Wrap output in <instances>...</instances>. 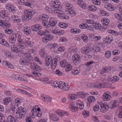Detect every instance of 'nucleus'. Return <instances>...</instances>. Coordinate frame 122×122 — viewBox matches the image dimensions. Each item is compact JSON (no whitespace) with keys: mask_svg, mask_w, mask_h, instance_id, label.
<instances>
[{"mask_svg":"<svg viewBox=\"0 0 122 122\" xmlns=\"http://www.w3.org/2000/svg\"><path fill=\"white\" fill-rule=\"evenodd\" d=\"M50 4L51 8L53 9V12L54 13H58L59 15L58 16L63 15L64 12L60 10L61 8V5L56 4V2L55 1H51Z\"/></svg>","mask_w":122,"mask_h":122,"instance_id":"f257e3e1","label":"nucleus"},{"mask_svg":"<svg viewBox=\"0 0 122 122\" xmlns=\"http://www.w3.org/2000/svg\"><path fill=\"white\" fill-rule=\"evenodd\" d=\"M35 12L30 10H25L24 12V15L22 16V19L23 20H28L32 18Z\"/></svg>","mask_w":122,"mask_h":122,"instance_id":"f03ea898","label":"nucleus"},{"mask_svg":"<svg viewBox=\"0 0 122 122\" xmlns=\"http://www.w3.org/2000/svg\"><path fill=\"white\" fill-rule=\"evenodd\" d=\"M9 18L7 16L4 18L3 20H0V26H3L4 28V27L6 28H9L10 26V24L9 22Z\"/></svg>","mask_w":122,"mask_h":122,"instance_id":"7ed1b4c3","label":"nucleus"},{"mask_svg":"<svg viewBox=\"0 0 122 122\" xmlns=\"http://www.w3.org/2000/svg\"><path fill=\"white\" fill-rule=\"evenodd\" d=\"M72 58L73 63L75 65H78L80 63L81 58L79 54L76 53L74 54Z\"/></svg>","mask_w":122,"mask_h":122,"instance_id":"20e7f679","label":"nucleus"},{"mask_svg":"<svg viewBox=\"0 0 122 122\" xmlns=\"http://www.w3.org/2000/svg\"><path fill=\"white\" fill-rule=\"evenodd\" d=\"M30 60L27 57H23L20 59L19 62L20 64L26 65L30 64Z\"/></svg>","mask_w":122,"mask_h":122,"instance_id":"39448f33","label":"nucleus"},{"mask_svg":"<svg viewBox=\"0 0 122 122\" xmlns=\"http://www.w3.org/2000/svg\"><path fill=\"white\" fill-rule=\"evenodd\" d=\"M30 67L31 68L35 70V71H32V73L36 76H38V72L37 70H38V66L36 65H35V64L34 63H31Z\"/></svg>","mask_w":122,"mask_h":122,"instance_id":"423d86ee","label":"nucleus"},{"mask_svg":"<svg viewBox=\"0 0 122 122\" xmlns=\"http://www.w3.org/2000/svg\"><path fill=\"white\" fill-rule=\"evenodd\" d=\"M91 48L90 46H86L83 47L81 49V52L83 54H87L91 52Z\"/></svg>","mask_w":122,"mask_h":122,"instance_id":"0eeeda50","label":"nucleus"},{"mask_svg":"<svg viewBox=\"0 0 122 122\" xmlns=\"http://www.w3.org/2000/svg\"><path fill=\"white\" fill-rule=\"evenodd\" d=\"M26 111V109L25 107H23L21 109L19 113L18 118H22L25 116Z\"/></svg>","mask_w":122,"mask_h":122,"instance_id":"6e6552de","label":"nucleus"},{"mask_svg":"<svg viewBox=\"0 0 122 122\" xmlns=\"http://www.w3.org/2000/svg\"><path fill=\"white\" fill-rule=\"evenodd\" d=\"M60 88L64 91H67L69 89V86L67 84V83H61V85L59 86Z\"/></svg>","mask_w":122,"mask_h":122,"instance_id":"1a4fd4ad","label":"nucleus"},{"mask_svg":"<svg viewBox=\"0 0 122 122\" xmlns=\"http://www.w3.org/2000/svg\"><path fill=\"white\" fill-rule=\"evenodd\" d=\"M51 26L53 27L55 26L57 22V20L55 18L51 17L49 21Z\"/></svg>","mask_w":122,"mask_h":122,"instance_id":"9d476101","label":"nucleus"},{"mask_svg":"<svg viewBox=\"0 0 122 122\" xmlns=\"http://www.w3.org/2000/svg\"><path fill=\"white\" fill-rule=\"evenodd\" d=\"M57 60L56 58H54L51 61V66L52 69H54L56 68L57 65Z\"/></svg>","mask_w":122,"mask_h":122,"instance_id":"9b49d317","label":"nucleus"},{"mask_svg":"<svg viewBox=\"0 0 122 122\" xmlns=\"http://www.w3.org/2000/svg\"><path fill=\"white\" fill-rule=\"evenodd\" d=\"M111 96L107 92H105L104 94L102 96V98L104 101H109L110 99Z\"/></svg>","mask_w":122,"mask_h":122,"instance_id":"f8f14e48","label":"nucleus"},{"mask_svg":"<svg viewBox=\"0 0 122 122\" xmlns=\"http://www.w3.org/2000/svg\"><path fill=\"white\" fill-rule=\"evenodd\" d=\"M52 60V57L51 56H47L46 58L45 61L46 65V66H49Z\"/></svg>","mask_w":122,"mask_h":122,"instance_id":"ddd939ff","label":"nucleus"},{"mask_svg":"<svg viewBox=\"0 0 122 122\" xmlns=\"http://www.w3.org/2000/svg\"><path fill=\"white\" fill-rule=\"evenodd\" d=\"M43 25L46 28H49L51 26L49 22V23L48 21L47 20L44 19L42 22Z\"/></svg>","mask_w":122,"mask_h":122,"instance_id":"4468645a","label":"nucleus"},{"mask_svg":"<svg viewBox=\"0 0 122 122\" xmlns=\"http://www.w3.org/2000/svg\"><path fill=\"white\" fill-rule=\"evenodd\" d=\"M50 116V119L53 121H57L59 120L58 116L54 114H51Z\"/></svg>","mask_w":122,"mask_h":122,"instance_id":"2eb2a0df","label":"nucleus"},{"mask_svg":"<svg viewBox=\"0 0 122 122\" xmlns=\"http://www.w3.org/2000/svg\"><path fill=\"white\" fill-rule=\"evenodd\" d=\"M95 62L92 61H88L86 63L85 65L87 66V68H88V70H90L93 67L92 64L94 63Z\"/></svg>","mask_w":122,"mask_h":122,"instance_id":"dca6fc26","label":"nucleus"},{"mask_svg":"<svg viewBox=\"0 0 122 122\" xmlns=\"http://www.w3.org/2000/svg\"><path fill=\"white\" fill-rule=\"evenodd\" d=\"M16 35L15 34H12L9 39V41L11 43H14L16 41Z\"/></svg>","mask_w":122,"mask_h":122,"instance_id":"f3484780","label":"nucleus"},{"mask_svg":"<svg viewBox=\"0 0 122 122\" xmlns=\"http://www.w3.org/2000/svg\"><path fill=\"white\" fill-rule=\"evenodd\" d=\"M119 104L118 101L115 100L111 101L109 105L110 106H112L113 107H117L118 106Z\"/></svg>","mask_w":122,"mask_h":122,"instance_id":"a211bd4d","label":"nucleus"},{"mask_svg":"<svg viewBox=\"0 0 122 122\" xmlns=\"http://www.w3.org/2000/svg\"><path fill=\"white\" fill-rule=\"evenodd\" d=\"M56 113L61 117L65 116H67L68 115L67 112L64 111H56Z\"/></svg>","mask_w":122,"mask_h":122,"instance_id":"6ab92c4d","label":"nucleus"},{"mask_svg":"<svg viewBox=\"0 0 122 122\" xmlns=\"http://www.w3.org/2000/svg\"><path fill=\"white\" fill-rule=\"evenodd\" d=\"M37 111H38V108L37 109L34 108L32 109L31 111V112H30V115L31 116V117L32 118H34V116H35L36 115V113Z\"/></svg>","mask_w":122,"mask_h":122,"instance_id":"aec40b11","label":"nucleus"},{"mask_svg":"<svg viewBox=\"0 0 122 122\" xmlns=\"http://www.w3.org/2000/svg\"><path fill=\"white\" fill-rule=\"evenodd\" d=\"M77 96L83 98L88 96L87 93L85 92H78L77 93Z\"/></svg>","mask_w":122,"mask_h":122,"instance_id":"412c9836","label":"nucleus"},{"mask_svg":"<svg viewBox=\"0 0 122 122\" xmlns=\"http://www.w3.org/2000/svg\"><path fill=\"white\" fill-rule=\"evenodd\" d=\"M11 18L13 21L17 23H19L20 22V20L19 19L18 16L15 15H13L11 17Z\"/></svg>","mask_w":122,"mask_h":122,"instance_id":"4be33fe9","label":"nucleus"},{"mask_svg":"<svg viewBox=\"0 0 122 122\" xmlns=\"http://www.w3.org/2000/svg\"><path fill=\"white\" fill-rule=\"evenodd\" d=\"M12 101L11 98L10 97H8L5 98L3 101V103L5 105H7L9 103Z\"/></svg>","mask_w":122,"mask_h":122,"instance_id":"5701e85b","label":"nucleus"},{"mask_svg":"<svg viewBox=\"0 0 122 122\" xmlns=\"http://www.w3.org/2000/svg\"><path fill=\"white\" fill-rule=\"evenodd\" d=\"M18 43L17 44V46L21 49H23L24 48V45H23V41L21 39H19L18 40Z\"/></svg>","mask_w":122,"mask_h":122,"instance_id":"b1692460","label":"nucleus"},{"mask_svg":"<svg viewBox=\"0 0 122 122\" xmlns=\"http://www.w3.org/2000/svg\"><path fill=\"white\" fill-rule=\"evenodd\" d=\"M102 21L103 25H104V26H105L108 25L109 24V20L107 18H103L102 20Z\"/></svg>","mask_w":122,"mask_h":122,"instance_id":"393cba45","label":"nucleus"},{"mask_svg":"<svg viewBox=\"0 0 122 122\" xmlns=\"http://www.w3.org/2000/svg\"><path fill=\"white\" fill-rule=\"evenodd\" d=\"M23 31L24 33L26 34H30L31 31L30 28L28 27H25L23 29Z\"/></svg>","mask_w":122,"mask_h":122,"instance_id":"a878e982","label":"nucleus"},{"mask_svg":"<svg viewBox=\"0 0 122 122\" xmlns=\"http://www.w3.org/2000/svg\"><path fill=\"white\" fill-rule=\"evenodd\" d=\"M92 49L95 53L99 52L101 50L100 48L97 45L93 46L92 47Z\"/></svg>","mask_w":122,"mask_h":122,"instance_id":"bb28decb","label":"nucleus"},{"mask_svg":"<svg viewBox=\"0 0 122 122\" xmlns=\"http://www.w3.org/2000/svg\"><path fill=\"white\" fill-rule=\"evenodd\" d=\"M88 8L89 10L93 12L96 11L97 9L96 6L91 5L88 7Z\"/></svg>","mask_w":122,"mask_h":122,"instance_id":"cd10ccee","label":"nucleus"},{"mask_svg":"<svg viewBox=\"0 0 122 122\" xmlns=\"http://www.w3.org/2000/svg\"><path fill=\"white\" fill-rule=\"evenodd\" d=\"M111 76L109 77L108 81L112 80V82L114 83L115 81H118L119 79V77L117 76H115L113 77V79H112L111 78Z\"/></svg>","mask_w":122,"mask_h":122,"instance_id":"c85d7f7f","label":"nucleus"},{"mask_svg":"<svg viewBox=\"0 0 122 122\" xmlns=\"http://www.w3.org/2000/svg\"><path fill=\"white\" fill-rule=\"evenodd\" d=\"M17 119V118L16 119H15L13 116L10 115L8 117L7 119V120L10 122H15L16 121H16Z\"/></svg>","mask_w":122,"mask_h":122,"instance_id":"c756f323","label":"nucleus"},{"mask_svg":"<svg viewBox=\"0 0 122 122\" xmlns=\"http://www.w3.org/2000/svg\"><path fill=\"white\" fill-rule=\"evenodd\" d=\"M113 40V38L111 35L108 36H106L105 38L106 42L108 43H110Z\"/></svg>","mask_w":122,"mask_h":122,"instance_id":"7c9ffc66","label":"nucleus"},{"mask_svg":"<svg viewBox=\"0 0 122 122\" xmlns=\"http://www.w3.org/2000/svg\"><path fill=\"white\" fill-rule=\"evenodd\" d=\"M104 84H102L100 83H96L94 84V86L96 88L100 89L104 88Z\"/></svg>","mask_w":122,"mask_h":122,"instance_id":"2f4dec72","label":"nucleus"},{"mask_svg":"<svg viewBox=\"0 0 122 122\" xmlns=\"http://www.w3.org/2000/svg\"><path fill=\"white\" fill-rule=\"evenodd\" d=\"M7 8L9 9V10L12 12L13 13H15V9L14 7L11 5H7Z\"/></svg>","mask_w":122,"mask_h":122,"instance_id":"473e14b6","label":"nucleus"},{"mask_svg":"<svg viewBox=\"0 0 122 122\" xmlns=\"http://www.w3.org/2000/svg\"><path fill=\"white\" fill-rule=\"evenodd\" d=\"M6 11H1L0 12V17L2 18H4L7 15V13L6 12Z\"/></svg>","mask_w":122,"mask_h":122,"instance_id":"72a5a7b5","label":"nucleus"},{"mask_svg":"<svg viewBox=\"0 0 122 122\" xmlns=\"http://www.w3.org/2000/svg\"><path fill=\"white\" fill-rule=\"evenodd\" d=\"M31 29L33 31H37L38 30V24H36L33 25L31 27Z\"/></svg>","mask_w":122,"mask_h":122,"instance_id":"f704fd0d","label":"nucleus"},{"mask_svg":"<svg viewBox=\"0 0 122 122\" xmlns=\"http://www.w3.org/2000/svg\"><path fill=\"white\" fill-rule=\"evenodd\" d=\"M11 50L12 52L14 53H16L18 51V48L15 46H11Z\"/></svg>","mask_w":122,"mask_h":122,"instance_id":"c9c22d12","label":"nucleus"},{"mask_svg":"<svg viewBox=\"0 0 122 122\" xmlns=\"http://www.w3.org/2000/svg\"><path fill=\"white\" fill-rule=\"evenodd\" d=\"M39 54L41 57L45 58L46 57V54L44 49H41L40 51Z\"/></svg>","mask_w":122,"mask_h":122,"instance_id":"e433bc0d","label":"nucleus"},{"mask_svg":"<svg viewBox=\"0 0 122 122\" xmlns=\"http://www.w3.org/2000/svg\"><path fill=\"white\" fill-rule=\"evenodd\" d=\"M17 90L18 91V92H21V93H22L23 94H26L28 96L30 97L31 96V95L30 93L27 92L26 91H25L24 90H23L20 89H18Z\"/></svg>","mask_w":122,"mask_h":122,"instance_id":"4c0bfd02","label":"nucleus"},{"mask_svg":"<svg viewBox=\"0 0 122 122\" xmlns=\"http://www.w3.org/2000/svg\"><path fill=\"white\" fill-rule=\"evenodd\" d=\"M69 109L72 111L76 112L78 111L79 108L80 110H81L83 108V107H69Z\"/></svg>","mask_w":122,"mask_h":122,"instance_id":"58836bf2","label":"nucleus"},{"mask_svg":"<svg viewBox=\"0 0 122 122\" xmlns=\"http://www.w3.org/2000/svg\"><path fill=\"white\" fill-rule=\"evenodd\" d=\"M105 6L106 8L109 10L110 11H113L114 9V7L112 6L110 4H108V5H105Z\"/></svg>","mask_w":122,"mask_h":122,"instance_id":"ea45409f","label":"nucleus"},{"mask_svg":"<svg viewBox=\"0 0 122 122\" xmlns=\"http://www.w3.org/2000/svg\"><path fill=\"white\" fill-rule=\"evenodd\" d=\"M111 52L110 51H107L105 54V58H109L111 55Z\"/></svg>","mask_w":122,"mask_h":122,"instance_id":"a19ab883","label":"nucleus"},{"mask_svg":"<svg viewBox=\"0 0 122 122\" xmlns=\"http://www.w3.org/2000/svg\"><path fill=\"white\" fill-rule=\"evenodd\" d=\"M68 64L66 61L65 60H63L60 62V65L61 67H65Z\"/></svg>","mask_w":122,"mask_h":122,"instance_id":"79ce46f5","label":"nucleus"},{"mask_svg":"<svg viewBox=\"0 0 122 122\" xmlns=\"http://www.w3.org/2000/svg\"><path fill=\"white\" fill-rule=\"evenodd\" d=\"M93 26L94 28H95V29H97V30H99L101 29V25L98 22H96V24L93 25Z\"/></svg>","mask_w":122,"mask_h":122,"instance_id":"37998d69","label":"nucleus"},{"mask_svg":"<svg viewBox=\"0 0 122 122\" xmlns=\"http://www.w3.org/2000/svg\"><path fill=\"white\" fill-rule=\"evenodd\" d=\"M21 99L19 98H17L15 101V106L17 107L19 106L20 104L21 103Z\"/></svg>","mask_w":122,"mask_h":122,"instance_id":"c03bdc74","label":"nucleus"},{"mask_svg":"<svg viewBox=\"0 0 122 122\" xmlns=\"http://www.w3.org/2000/svg\"><path fill=\"white\" fill-rule=\"evenodd\" d=\"M25 44L26 46L30 47H32L33 46L31 41L29 40H26L25 41Z\"/></svg>","mask_w":122,"mask_h":122,"instance_id":"a18cd8bd","label":"nucleus"},{"mask_svg":"<svg viewBox=\"0 0 122 122\" xmlns=\"http://www.w3.org/2000/svg\"><path fill=\"white\" fill-rule=\"evenodd\" d=\"M71 32L74 34H77L80 32V30L79 29H72L70 31Z\"/></svg>","mask_w":122,"mask_h":122,"instance_id":"49530a36","label":"nucleus"},{"mask_svg":"<svg viewBox=\"0 0 122 122\" xmlns=\"http://www.w3.org/2000/svg\"><path fill=\"white\" fill-rule=\"evenodd\" d=\"M15 78L16 80L20 81L25 80L23 76H20L19 75H17L15 76Z\"/></svg>","mask_w":122,"mask_h":122,"instance_id":"de8ad7c7","label":"nucleus"},{"mask_svg":"<svg viewBox=\"0 0 122 122\" xmlns=\"http://www.w3.org/2000/svg\"><path fill=\"white\" fill-rule=\"evenodd\" d=\"M98 104H99L101 106V107H109V106H107V103L105 102H100L98 103Z\"/></svg>","mask_w":122,"mask_h":122,"instance_id":"09e8293b","label":"nucleus"},{"mask_svg":"<svg viewBox=\"0 0 122 122\" xmlns=\"http://www.w3.org/2000/svg\"><path fill=\"white\" fill-rule=\"evenodd\" d=\"M87 100L89 102L92 103L94 102L95 100V98L94 97L91 96L88 97Z\"/></svg>","mask_w":122,"mask_h":122,"instance_id":"8fccbe9b","label":"nucleus"},{"mask_svg":"<svg viewBox=\"0 0 122 122\" xmlns=\"http://www.w3.org/2000/svg\"><path fill=\"white\" fill-rule=\"evenodd\" d=\"M52 98L48 96H46L44 100H43L44 101L48 102H49L51 101Z\"/></svg>","mask_w":122,"mask_h":122,"instance_id":"3c124183","label":"nucleus"},{"mask_svg":"<svg viewBox=\"0 0 122 122\" xmlns=\"http://www.w3.org/2000/svg\"><path fill=\"white\" fill-rule=\"evenodd\" d=\"M39 20L41 21L43 19V18H45L47 19L48 17V16L47 15H40L39 16Z\"/></svg>","mask_w":122,"mask_h":122,"instance_id":"603ef678","label":"nucleus"},{"mask_svg":"<svg viewBox=\"0 0 122 122\" xmlns=\"http://www.w3.org/2000/svg\"><path fill=\"white\" fill-rule=\"evenodd\" d=\"M81 38L84 42H86L88 39V38L86 35L85 34L81 36Z\"/></svg>","mask_w":122,"mask_h":122,"instance_id":"864d4df0","label":"nucleus"},{"mask_svg":"<svg viewBox=\"0 0 122 122\" xmlns=\"http://www.w3.org/2000/svg\"><path fill=\"white\" fill-rule=\"evenodd\" d=\"M63 83V82L61 81L59 82V85L58 84L57 82L56 81L54 82H53V86L54 87H58L60 88L59 86L60 85H61V83Z\"/></svg>","mask_w":122,"mask_h":122,"instance_id":"5fc2aeb1","label":"nucleus"},{"mask_svg":"<svg viewBox=\"0 0 122 122\" xmlns=\"http://www.w3.org/2000/svg\"><path fill=\"white\" fill-rule=\"evenodd\" d=\"M58 25L61 28H66L68 26V25L67 24L63 23H59Z\"/></svg>","mask_w":122,"mask_h":122,"instance_id":"6e6d98bb","label":"nucleus"},{"mask_svg":"<svg viewBox=\"0 0 122 122\" xmlns=\"http://www.w3.org/2000/svg\"><path fill=\"white\" fill-rule=\"evenodd\" d=\"M66 68L65 69L66 71L68 72L72 69V66L70 64H67L66 66Z\"/></svg>","mask_w":122,"mask_h":122,"instance_id":"4d7b16f0","label":"nucleus"},{"mask_svg":"<svg viewBox=\"0 0 122 122\" xmlns=\"http://www.w3.org/2000/svg\"><path fill=\"white\" fill-rule=\"evenodd\" d=\"M87 23L92 25H94L96 24L95 21L93 20H87Z\"/></svg>","mask_w":122,"mask_h":122,"instance_id":"13d9d810","label":"nucleus"},{"mask_svg":"<svg viewBox=\"0 0 122 122\" xmlns=\"http://www.w3.org/2000/svg\"><path fill=\"white\" fill-rule=\"evenodd\" d=\"M39 64L40 65V66H39V71H41L42 70V68H43V63L41 61L39 60Z\"/></svg>","mask_w":122,"mask_h":122,"instance_id":"bf43d9fd","label":"nucleus"},{"mask_svg":"<svg viewBox=\"0 0 122 122\" xmlns=\"http://www.w3.org/2000/svg\"><path fill=\"white\" fill-rule=\"evenodd\" d=\"M87 24L85 23H83L79 25V27L81 29H85L87 27Z\"/></svg>","mask_w":122,"mask_h":122,"instance_id":"052dcab7","label":"nucleus"},{"mask_svg":"<svg viewBox=\"0 0 122 122\" xmlns=\"http://www.w3.org/2000/svg\"><path fill=\"white\" fill-rule=\"evenodd\" d=\"M109 107H101L100 108V111L102 113L105 112H106Z\"/></svg>","mask_w":122,"mask_h":122,"instance_id":"680f3d73","label":"nucleus"},{"mask_svg":"<svg viewBox=\"0 0 122 122\" xmlns=\"http://www.w3.org/2000/svg\"><path fill=\"white\" fill-rule=\"evenodd\" d=\"M65 49V48L63 46H61L59 47L57 51H58L63 52Z\"/></svg>","mask_w":122,"mask_h":122,"instance_id":"e2e57ef3","label":"nucleus"},{"mask_svg":"<svg viewBox=\"0 0 122 122\" xmlns=\"http://www.w3.org/2000/svg\"><path fill=\"white\" fill-rule=\"evenodd\" d=\"M100 0H93L92 1V2L94 4L97 5H99L100 3Z\"/></svg>","mask_w":122,"mask_h":122,"instance_id":"0e129e2a","label":"nucleus"},{"mask_svg":"<svg viewBox=\"0 0 122 122\" xmlns=\"http://www.w3.org/2000/svg\"><path fill=\"white\" fill-rule=\"evenodd\" d=\"M104 72L107 73H108L111 70V68L110 67H109L106 66L104 68Z\"/></svg>","mask_w":122,"mask_h":122,"instance_id":"69168bd1","label":"nucleus"},{"mask_svg":"<svg viewBox=\"0 0 122 122\" xmlns=\"http://www.w3.org/2000/svg\"><path fill=\"white\" fill-rule=\"evenodd\" d=\"M82 114L83 115V117L85 118H86L87 116H89V112L88 111H84L83 112Z\"/></svg>","mask_w":122,"mask_h":122,"instance_id":"338daca9","label":"nucleus"},{"mask_svg":"<svg viewBox=\"0 0 122 122\" xmlns=\"http://www.w3.org/2000/svg\"><path fill=\"white\" fill-rule=\"evenodd\" d=\"M119 111V112L118 115V116L119 118H122V107H120Z\"/></svg>","mask_w":122,"mask_h":122,"instance_id":"774afa93","label":"nucleus"}]
</instances>
